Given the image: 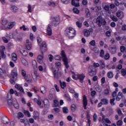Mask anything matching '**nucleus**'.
Wrapping results in <instances>:
<instances>
[{"label":"nucleus","instance_id":"5fc2aeb1","mask_svg":"<svg viewBox=\"0 0 126 126\" xmlns=\"http://www.w3.org/2000/svg\"><path fill=\"white\" fill-rule=\"evenodd\" d=\"M59 104H60V103L59 102V101H58V100L55 99L54 100V105L55 107H59Z\"/></svg>","mask_w":126,"mask_h":126},{"label":"nucleus","instance_id":"aec40b11","mask_svg":"<svg viewBox=\"0 0 126 126\" xmlns=\"http://www.w3.org/2000/svg\"><path fill=\"white\" fill-rule=\"evenodd\" d=\"M24 77L25 80L27 81V82H28V83H31V82H32V78L30 75L25 76Z\"/></svg>","mask_w":126,"mask_h":126},{"label":"nucleus","instance_id":"f3484780","mask_svg":"<svg viewBox=\"0 0 126 126\" xmlns=\"http://www.w3.org/2000/svg\"><path fill=\"white\" fill-rule=\"evenodd\" d=\"M109 51H110V53L114 55L117 53V47L116 46H112L109 48Z\"/></svg>","mask_w":126,"mask_h":126},{"label":"nucleus","instance_id":"680f3d73","mask_svg":"<svg viewBox=\"0 0 126 126\" xmlns=\"http://www.w3.org/2000/svg\"><path fill=\"white\" fill-rule=\"evenodd\" d=\"M54 87L57 92H60V88L59 87V86H58V85L57 84L54 85Z\"/></svg>","mask_w":126,"mask_h":126},{"label":"nucleus","instance_id":"f257e3e1","mask_svg":"<svg viewBox=\"0 0 126 126\" xmlns=\"http://www.w3.org/2000/svg\"><path fill=\"white\" fill-rule=\"evenodd\" d=\"M65 35L68 37L69 39H72L74 37H75L76 32L74 29L71 27L67 28L65 31Z\"/></svg>","mask_w":126,"mask_h":126},{"label":"nucleus","instance_id":"09e8293b","mask_svg":"<svg viewBox=\"0 0 126 126\" xmlns=\"http://www.w3.org/2000/svg\"><path fill=\"white\" fill-rule=\"evenodd\" d=\"M16 80H17V79H14L12 77L11 78L9 81L11 84L14 85L15 84V81Z\"/></svg>","mask_w":126,"mask_h":126},{"label":"nucleus","instance_id":"423d86ee","mask_svg":"<svg viewBox=\"0 0 126 126\" xmlns=\"http://www.w3.org/2000/svg\"><path fill=\"white\" fill-rule=\"evenodd\" d=\"M52 23L54 27H58L60 25V23H61V16H57L53 17Z\"/></svg>","mask_w":126,"mask_h":126},{"label":"nucleus","instance_id":"2f4dec72","mask_svg":"<svg viewBox=\"0 0 126 126\" xmlns=\"http://www.w3.org/2000/svg\"><path fill=\"white\" fill-rule=\"evenodd\" d=\"M71 4L73 6H75V7H78L79 6V2L75 3V0H72L71 1Z\"/></svg>","mask_w":126,"mask_h":126},{"label":"nucleus","instance_id":"0e129e2a","mask_svg":"<svg viewBox=\"0 0 126 126\" xmlns=\"http://www.w3.org/2000/svg\"><path fill=\"white\" fill-rule=\"evenodd\" d=\"M22 75L24 77H25V76H26V71H25V70H22Z\"/></svg>","mask_w":126,"mask_h":126},{"label":"nucleus","instance_id":"6ab92c4d","mask_svg":"<svg viewBox=\"0 0 126 126\" xmlns=\"http://www.w3.org/2000/svg\"><path fill=\"white\" fill-rule=\"evenodd\" d=\"M10 9L14 13L18 12V8L14 5H10Z\"/></svg>","mask_w":126,"mask_h":126},{"label":"nucleus","instance_id":"58836bf2","mask_svg":"<svg viewBox=\"0 0 126 126\" xmlns=\"http://www.w3.org/2000/svg\"><path fill=\"white\" fill-rule=\"evenodd\" d=\"M34 102H36V103L37 104V105H38V106H41L42 105V102H41V100H40V99H37V98H34Z\"/></svg>","mask_w":126,"mask_h":126},{"label":"nucleus","instance_id":"4c0bfd02","mask_svg":"<svg viewBox=\"0 0 126 126\" xmlns=\"http://www.w3.org/2000/svg\"><path fill=\"white\" fill-rule=\"evenodd\" d=\"M121 73L123 76H126V68H122L121 70Z\"/></svg>","mask_w":126,"mask_h":126},{"label":"nucleus","instance_id":"4468645a","mask_svg":"<svg viewBox=\"0 0 126 126\" xmlns=\"http://www.w3.org/2000/svg\"><path fill=\"white\" fill-rule=\"evenodd\" d=\"M1 50H0V53L1 54V57L2 59H6V55L4 54V50H5V47L3 45L1 46Z\"/></svg>","mask_w":126,"mask_h":126},{"label":"nucleus","instance_id":"864d4df0","mask_svg":"<svg viewBox=\"0 0 126 126\" xmlns=\"http://www.w3.org/2000/svg\"><path fill=\"white\" fill-rule=\"evenodd\" d=\"M73 11L74 13H76V14H79V13L80 12V11H79L77 8H73Z\"/></svg>","mask_w":126,"mask_h":126},{"label":"nucleus","instance_id":"7c9ffc66","mask_svg":"<svg viewBox=\"0 0 126 126\" xmlns=\"http://www.w3.org/2000/svg\"><path fill=\"white\" fill-rule=\"evenodd\" d=\"M87 119L88 120V124L90 126L91 125V121L90 120V114H89V112H87Z\"/></svg>","mask_w":126,"mask_h":126},{"label":"nucleus","instance_id":"052dcab7","mask_svg":"<svg viewBox=\"0 0 126 126\" xmlns=\"http://www.w3.org/2000/svg\"><path fill=\"white\" fill-rule=\"evenodd\" d=\"M117 125L119 126H123V121L118 120L117 122Z\"/></svg>","mask_w":126,"mask_h":126},{"label":"nucleus","instance_id":"69168bd1","mask_svg":"<svg viewBox=\"0 0 126 126\" xmlns=\"http://www.w3.org/2000/svg\"><path fill=\"white\" fill-rule=\"evenodd\" d=\"M64 97L66 99L67 101H70L71 100L70 97H69L66 94H64Z\"/></svg>","mask_w":126,"mask_h":126},{"label":"nucleus","instance_id":"4d7b16f0","mask_svg":"<svg viewBox=\"0 0 126 126\" xmlns=\"http://www.w3.org/2000/svg\"><path fill=\"white\" fill-rule=\"evenodd\" d=\"M61 1L64 4H68L69 3L70 0H61Z\"/></svg>","mask_w":126,"mask_h":126},{"label":"nucleus","instance_id":"9d476101","mask_svg":"<svg viewBox=\"0 0 126 126\" xmlns=\"http://www.w3.org/2000/svg\"><path fill=\"white\" fill-rule=\"evenodd\" d=\"M46 32L48 36H52L53 35V31H52V24H49L47 28Z\"/></svg>","mask_w":126,"mask_h":126},{"label":"nucleus","instance_id":"f8f14e48","mask_svg":"<svg viewBox=\"0 0 126 126\" xmlns=\"http://www.w3.org/2000/svg\"><path fill=\"white\" fill-rule=\"evenodd\" d=\"M53 73L55 78H59V68L58 67H54Z\"/></svg>","mask_w":126,"mask_h":126},{"label":"nucleus","instance_id":"412c9836","mask_svg":"<svg viewBox=\"0 0 126 126\" xmlns=\"http://www.w3.org/2000/svg\"><path fill=\"white\" fill-rule=\"evenodd\" d=\"M39 116H40V113H39V112L34 111L33 119H34V120H37V119H38Z\"/></svg>","mask_w":126,"mask_h":126},{"label":"nucleus","instance_id":"ea45409f","mask_svg":"<svg viewBox=\"0 0 126 126\" xmlns=\"http://www.w3.org/2000/svg\"><path fill=\"white\" fill-rule=\"evenodd\" d=\"M21 54H22L23 56H24V57L28 56V52H27V51H26L25 50H22L21 51Z\"/></svg>","mask_w":126,"mask_h":126},{"label":"nucleus","instance_id":"2eb2a0df","mask_svg":"<svg viewBox=\"0 0 126 126\" xmlns=\"http://www.w3.org/2000/svg\"><path fill=\"white\" fill-rule=\"evenodd\" d=\"M1 122L4 125H8L9 124V119L7 117H2L1 119Z\"/></svg>","mask_w":126,"mask_h":126},{"label":"nucleus","instance_id":"603ef678","mask_svg":"<svg viewBox=\"0 0 126 126\" xmlns=\"http://www.w3.org/2000/svg\"><path fill=\"white\" fill-rule=\"evenodd\" d=\"M48 110L46 109V108H45L44 109H43L41 112V115H42V116H45V115H47V114H48Z\"/></svg>","mask_w":126,"mask_h":126},{"label":"nucleus","instance_id":"473e14b6","mask_svg":"<svg viewBox=\"0 0 126 126\" xmlns=\"http://www.w3.org/2000/svg\"><path fill=\"white\" fill-rule=\"evenodd\" d=\"M107 77L108 78L111 79L114 77V73L112 71H108L107 72Z\"/></svg>","mask_w":126,"mask_h":126},{"label":"nucleus","instance_id":"a878e982","mask_svg":"<svg viewBox=\"0 0 126 126\" xmlns=\"http://www.w3.org/2000/svg\"><path fill=\"white\" fill-rule=\"evenodd\" d=\"M84 35L85 37H89L90 36V31L88 30H85L84 31Z\"/></svg>","mask_w":126,"mask_h":126},{"label":"nucleus","instance_id":"338daca9","mask_svg":"<svg viewBox=\"0 0 126 126\" xmlns=\"http://www.w3.org/2000/svg\"><path fill=\"white\" fill-rule=\"evenodd\" d=\"M96 92L95 91H92L91 93V95L92 97H94L95 95H96Z\"/></svg>","mask_w":126,"mask_h":126},{"label":"nucleus","instance_id":"49530a36","mask_svg":"<svg viewBox=\"0 0 126 126\" xmlns=\"http://www.w3.org/2000/svg\"><path fill=\"white\" fill-rule=\"evenodd\" d=\"M115 100H116L115 97H113L112 99H110V103L111 106H115V105H116V103H115Z\"/></svg>","mask_w":126,"mask_h":126},{"label":"nucleus","instance_id":"f03ea898","mask_svg":"<svg viewBox=\"0 0 126 126\" xmlns=\"http://www.w3.org/2000/svg\"><path fill=\"white\" fill-rule=\"evenodd\" d=\"M37 41L38 45L40 48V51H41L42 54L43 52H47V44H46V42L42 41V38L40 37H37Z\"/></svg>","mask_w":126,"mask_h":126},{"label":"nucleus","instance_id":"72a5a7b5","mask_svg":"<svg viewBox=\"0 0 126 126\" xmlns=\"http://www.w3.org/2000/svg\"><path fill=\"white\" fill-rule=\"evenodd\" d=\"M40 89L41 93L42 94H45V93H46L47 91V88H46V87L44 86H41Z\"/></svg>","mask_w":126,"mask_h":126},{"label":"nucleus","instance_id":"c756f323","mask_svg":"<svg viewBox=\"0 0 126 126\" xmlns=\"http://www.w3.org/2000/svg\"><path fill=\"white\" fill-rule=\"evenodd\" d=\"M16 23L15 22H11L8 24V28L9 29H12V28L15 25Z\"/></svg>","mask_w":126,"mask_h":126},{"label":"nucleus","instance_id":"bf43d9fd","mask_svg":"<svg viewBox=\"0 0 126 126\" xmlns=\"http://www.w3.org/2000/svg\"><path fill=\"white\" fill-rule=\"evenodd\" d=\"M100 82L101 84H104L105 82H106V78L105 77H103L101 79Z\"/></svg>","mask_w":126,"mask_h":126},{"label":"nucleus","instance_id":"6e6d98bb","mask_svg":"<svg viewBox=\"0 0 126 126\" xmlns=\"http://www.w3.org/2000/svg\"><path fill=\"white\" fill-rule=\"evenodd\" d=\"M90 45L91 46H93L94 47L96 46V42L95 41V40H93L89 43Z\"/></svg>","mask_w":126,"mask_h":126},{"label":"nucleus","instance_id":"a18cd8bd","mask_svg":"<svg viewBox=\"0 0 126 126\" xmlns=\"http://www.w3.org/2000/svg\"><path fill=\"white\" fill-rule=\"evenodd\" d=\"M110 54L106 53L103 58L106 61H108V60H110Z\"/></svg>","mask_w":126,"mask_h":126},{"label":"nucleus","instance_id":"f704fd0d","mask_svg":"<svg viewBox=\"0 0 126 126\" xmlns=\"http://www.w3.org/2000/svg\"><path fill=\"white\" fill-rule=\"evenodd\" d=\"M60 86L62 89L64 90L65 87H66V83H65V82H62L60 81Z\"/></svg>","mask_w":126,"mask_h":126},{"label":"nucleus","instance_id":"774afa93","mask_svg":"<svg viewBox=\"0 0 126 126\" xmlns=\"http://www.w3.org/2000/svg\"><path fill=\"white\" fill-rule=\"evenodd\" d=\"M21 62L24 65H26L27 64V61H26V60L25 59H22L21 60Z\"/></svg>","mask_w":126,"mask_h":126},{"label":"nucleus","instance_id":"6e6552de","mask_svg":"<svg viewBox=\"0 0 126 126\" xmlns=\"http://www.w3.org/2000/svg\"><path fill=\"white\" fill-rule=\"evenodd\" d=\"M82 102L84 110H86L87 109V105H88V100L87 99V96L85 94L83 96Z\"/></svg>","mask_w":126,"mask_h":126},{"label":"nucleus","instance_id":"7ed1b4c3","mask_svg":"<svg viewBox=\"0 0 126 126\" xmlns=\"http://www.w3.org/2000/svg\"><path fill=\"white\" fill-rule=\"evenodd\" d=\"M15 88L18 89L20 93H18L17 91H15L14 94L16 95V96H20L21 97L22 96V94H25V92H24V89L22 86H20L18 84H16L15 86Z\"/></svg>","mask_w":126,"mask_h":126},{"label":"nucleus","instance_id":"bb28decb","mask_svg":"<svg viewBox=\"0 0 126 126\" xmlns=\"http://www.w3.org/2000/svg\"><path fill=\"white\" fill-rule=\"evenodd\" d=\"M71 111L73 113L75 111H76V109L77 108L76 107V105L74 104H72L70 106Z\"/></svg>","mask_w":126,"mask_h":126},{"label":"nucleus","instance_id":"3c124183","mask_svg":"<svg viewBox=\"0 0 126 126\" xmlns=\"http://www.w3.org/2000/svg\"><path fill=\"white\" fill-rule=\"evenodd\" d=\"M104 56H105V51H104V50L101 49L100 52V58H104Z\"/></svg>","mask_w":126,"mask_h":126},{"label":"nucleus","instance_id":"8fccbe9b","mask_svg":"<svg viewBox=\"0 0 126 126\" xmlns=\"http://www.w3.org/2000/svg\"><path fill=\"white\" fill-rule=\"evenodd\" d=\"M76 25L78 27V28H81V27H82V23L79 21H77L76 22Z\"/></svg>","mask_w":126,"mask_h":126},{"label":"nucleus","instance_id":"5701e85b","mask_svg":"<svg viewBox=\"0 0 126 126\" xmlns=\"http://www.w3.org/2000/svg\"><path fill=\"white\" fill-rule=\"evenodd\" d=\"M6 74V71L5 69H2L0 68V77H3V75Z\"/></svg>","mask_w":126,"mask_h":126},{"label":"nucleus","instance_id":"393cba45","mask_svg":"<svg viewBox=\"0 0 126 126\" xmlns=\"http://www.w3.org/2000/svg\"><path fill=\"white\" fill-rule=\"evenodd\" d=\"M101 102L103 105H108V104H109V100L106 98L101 99Z\"/></svg>","mask_w":126,"mask_h":126},{"label":"nucleus","instance_id":"cd10ccee","mask_svg":"<svg viewBox=\"0 0 126 126\" xmlns=\"http://www.w3.org/2000/svg\"><path fill=\"white\" fill-rule=\"evenodd\" d=\"M47 3H48V5L49 6H50L51 7H55V6H56V3H55L53 1H49L47 2Z\"/></svg>","mask_w":126,"mask_h":126},{"label":"nucleus","instance_id":"4be33fe9","mask_svg":"<svg viewBox=\"0 0 126 126\" xmlns=\"http://www.w3.org/2000/svg\"><path fill=\"white\" fill-rule=\"evenodd\" d=\"M99 63H100V68L101 69H103V68H105V67H106V65L105 64V62L103 60L99 61Z\"/></svg>","mask_w":126,"mask_h":126},{"label":"nucleus","instance_id":"c9c22d12","mask_svg":"<svg viewBox=\"0 0 126 126\" xmlns=\"http://www.w3.org/2000/svg\"><path fill=\"white\" fill-rule=\"evenodd\" d=\"M25 46H26V49H27V50H30L32 49V43L26 44Z\"/></svg>","mask_w":126,"mask_h":126},{"label":"nucleus","instance_id":"37998d69","mask_svg":"<svg viewBox=\"0 0 126 126\" xmlns=\"http://www.w3.org/2000/svg\"><path fill=\"white\" fill-rule=\"evenodd\" d=\"M7 20H6V19H3L1 21V24L2 25H3V26L6 25V24H7Z\"/></svg>","mask_w":126,"mask_h":126},{"label":"nucleus","instance_id":"ddd939ff","mask_svg":"<svg viewBox=\"0 0 126 126\" xmlns=\"http://www.w3.org/2000/svg\"><path fill=\"white\" fill-rule=\"evenodd\" d=\"M7 98L8 106H12V95L7 94Z\"/></svg>","mask_w":126,"mask_h":126},{"label":"nucleus","instance_id":"1a4fd4ad","mask_svg":"<svg viewBox=\"0 0 126 126\" xmlns=\"http://www.w3.org/2000/svg\"><path fill=\"white\" fill-rule=\"evenodd\" d=\"M17 76H18V73H17V69L14 68L11 71V77L14 79H17Z\"/></svg>","mask_w":126,"mask_h":126},{"label":"nucleus","instance_id":"79ce46f5","mask_svg":"<svg viewBox=\"0 0 126 126\" xmlns=\"http://www.w3.org/2000/svg\"><path fill=\"white\" fill-rule=\"evenodd\" d=\"M24 115H25V116H28V117L29 118H30V117H31L30 112H29V111H28V110H24Z\"/></svg>","mask_w":126,"mask_h":126},{"label":"nucleus","instance_id":"dca6fc26","mask_svg":"<svg viewBox=\"0 0 126 126\" xmlns=\"http://www.w3.org/2000/svg\"><path fill=\"white\" fill-rule=\"evenodd\" d=\"M97 73V70H96L94 68H92L89 72V74L90 76H94V75H96Z\"/></svg>","mask_w":126,"mask_h":126},{"label":"nucleus","instance_id":"39448f33","mask_svg":"<svg viewBox=\"0 0 126 126\" xmlns=\"http://www.w3.org/2000/svg\"><path fill=\"white\" fill-rule=\"evenodd\" d=\"M96 23L99 27H101L102 25H106L107 22L104 19H103L102 16H98L96 20Z\"/></svg>","mask_w":126,"mask_h":126},{"label":"nucleus","instance_id":"c85d7f7f","mask_svg":"<svg viewBox=\"0 0 126 126\" xmlns=\"http://www.w3.org/2000/svg\"><path fill=\"white\" fill-rule=\"evenodd\" d=\"M32 66L34 69L38 68V65L37 64V62H36L35 60H33L32 61Z\"/></svg>","mask_w":126,"mask_h":126},{"label":"nucleus","instance_id":"e433bc0d","mask_svg":"<svg viewBox=\"0 0 126 126\" xmlns=\"http://www.w3.org/2000/svg\"><path fill=\"white\" fill-rule=\"evenodd\" d=\"M24 115L23 114V113H22V112H19L18 113L17 118L18 119H19V120H20V119H21V118H24Z\"/></svg>","mask_w":126,"mask_h":126},{"label":"nucleus","instance_id":"e2e57ef3","mask_svg":"<svg viewBox=\"0 0 126 126\" xmlns=\"http://www.w3.org/2000/svg\"><path fill=\"white\" fill-rule=\"evenodd\" d=\"M13 106L15 109H19V104L18 103L16 102L15 103L13 104Z\"/></svg>","mask_w":126,"mask_h":126},{"label":"nucleus","instance_id":"20e7f679","mask_svg":"<svg viewBox=\"0 0 126 126\" xmlns=\"http://www.w3.org/2000/svg\"><path fill=\"white\" fill-rule=\"evenodd\" d=\"M61 56L66 68H68L69 67V65H68V59H67V57L64 50L61 51Z\"/></svg>","mask_w":126,"mask_h":126},{"label":"nucleus","instance_id":"de8ad7c7","mask_svg":"<svg viewBox=\"0 0 126 126\" xmlns=\"http://www.w3.org/2000/svg\"><path fill=\"white\" fill-rule=\"evenodd\" d=\"M63 113L64 114H68V108L67 107H64L63 108Z\"/></svg>","mask_w":126,"mask_h":126},{"label":"nucleus","instance_id":"c03bdc74","mask_svg":"<svg viewBox=\"0 0 126 126\" xmlns=\"http://www.w3.org/2000/svg\"><path fill=\"white\" fill-rule=\"evenodd\" d=\"M104 95H110V89L106 88L104 90Z\"/></svg>","mask_w":126,"mask_h":126},{"label":"nucleus","instance_id":"a211bd4d","mask_svg":"<svg viewBox=\"0 0 126 126\" xmlns=\"http://www.w3.org/2000/svg\"><path fill=\"white\" fill-rule=\"evenodd\" d=\"M43 104L45 107V108L49 109L50 108V102L48 99H45L43 101Z\"/></svg>","mask_w":126,"mask_h":126},{"label":"nucleus","instance_id":"9b49d317","mask_svg":"<svg viewBox=\"0 0 126 126\" xmlns=\"http://www.w3.org/2000/svg\"><path fill=\"white\" fill-rule=\"evenodd\" d=\"M77 80L79 79V80H80V82H81V83H83V81L84 80V78H85V75L83 73L78 74H77Z\"/></svg>","mask_w":126,"mask_h":126},{"label":"nucleus","instance_id":"0eeeda50","mask_svg":"<svg viewBox=\"0 0 126 126\" xmlns=\"http://www.w3.org/2000/svg\"><path fill=\"white\" fill-rule=\"evenodd\" d=\"M46 51H43L42 53V51L41 50V55H38L37 57V61L39 63L42 64L44 63V53Z\"/></svg>","mask_w":126,"mask_h":126},{"label":"nucleus","instance_id":"13d9d810","mask_svg":"<svg viewBox=\"0 0 126 126\" xmlns=\"http://www.w3.org/2000/svg\"><path fill=\"white\" fill-rule=\"evenodd\" d=\"M122 11H118L116 13V16H117V17H121V16H122Z\"/></svg>","mask_w":126,"mask_h":126},{"label":"nucleus","instance_id":"b1692460","mask_svg":"<svg viewBox=\"0 0 126 126\" xmlns=\"http://www.w3.org/2000/svg\"><path fill=\"white\" fill-rule=\"evenodd\" d=\"M12 60L13 62L16 63V61H17V55H16L15 53L12 54Z\"/></svg>","mask_w":126,"mask_h":126},{"label":"nucleus","instance_id":"a19ab883","mask_svg":"<svg viewBox=\"0 0 126 126\" xmlns=\"http://www.w3.org/2000/svg\"><path fill=\"white\" fill-rule=\"evenodd\" d=\"M85 11H86V17H89V16H90V10H89V9L88 8H86L85 9Z\"/></svg>","mask_w":126,"mask_h":126}]
</instances>
